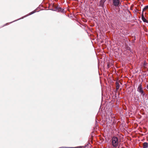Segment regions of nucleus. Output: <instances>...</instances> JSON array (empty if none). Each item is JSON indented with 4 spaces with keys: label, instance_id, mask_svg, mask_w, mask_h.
<instances>
[{
    "label": "nucleus",
    "instance_id": "obj_1",
    "mask_svg": "<svg viewBox=\"0 0 148 148\" xmlns=\"http://www.w3.org/2000/svg\"><path fill=\"white\" fill-rule=\"evenodd\" d=\"M111 141L112 145L114 148H119L120 144V140H119L118 138L115 136H113L111 140Z\"/></svg>",
    "mask_w": 148,
    "mask_h": 148
},
{
    "label": "nucleus",
    "instance_id": "obj_2",
    "mask_svg": "<svg viewBox=\"0 0 148 148\" xmlns=\"http://www.w3.org/2000/svg\"><path fill=\"white\" fill-rule=\"evenodd\" d=\"M121 4L119 0H112V5L114 6L118 7Z\"/></svg>",
    "mask_w": 148,
    "mask_h": 148
},
{
    "label": "nucleus",
    "instance_id": "obj_3",
    "mask_svg": "<svg viewBox=\"0 0 148 148\" xmlns=\"http://www.w3.org/2000/svg\"><path fill=\"white\" fill-rule=\"evenodd\" d=\"M137 91L139 92L143 96H144L145 95V93L143 90L142 85L141 84H140L139 85Z\"/></svg>",
    "mask_w": 148,
    "mask_h": 148
},
{
    "label": "nucleus",
    "instance_id": "obj_4",
    "mask_svg": "<svg viewBox=\"0 0 148 148\" xmlns=\"http://www.w3.org/2000/svg\"><path fill=\"white\" fill-rule=\"evenodd\" d=\"M54 10L57 12H63V10L60 7L58 6V5H54Z\"/></svg>",
    "mask_w": 148,
    "mask_h": 148
},
{
    "label": "nucleus",
    "instance_id": "obj_5",
    "mask_svg": "<svg viewBox=\"0 0 148 148\" xmlns=\"http://www.w3.org/2000/svg\"><path fill=\"white\" fill-rule=\"evenodd\" d=\"M106 0H101L99 2V6L103 7L105 2Z\"/></svg>",
    "mask_w": 148,
    "mask_h": 148
},
{
    "label": "nucleus",
    "instance_id": "obj_6",
    "mask_svg": "<svg viewBox=\"0 0 148 148\" xmlns=\"http://www.w3.org/2000/svg\"><path fill=\"white\" fill-rule=\"evenodd\" d=\"M141 18L144 22L147 23H148L147 21L145 18L144 16L143 12H142L141 14Z\"/></svg>",
    "mask_w": 148,
    "mask_h": 148
},
{
    "label": "nucleus",
    "instance_id": "obj_7",
    "mask_svg": "<svg viewBox=\"0 0 148 148\" xmlns=\"http://www.w3.org/2000/svg\"><path fill=\"white\" fill-rule=\"evenodd\" d=\"M116 91H117L119 88V83L116 82Z\"/></svg>",
    "mask_w": 148,
    "mask_h": 148
},
{
    "label": "nucleus",
    "instance_id": "obj_8",
    "mask_svg": "<svg viewBox=\"0 0 148 148\" xmlns=\"http://www.w3.org/2000/svg\"><path fill=\"white\" fill-rule=\"evenodd\" d=\"M143 148H147L148 147V143L147 142H145L143 144Z\"/></svg>",
    "mask_w": 148,
    "mask_h": 148
},
{
    "label": "nucleus",
    "instance_id": "obj_9",
    "mask_svg": "<svg viewBox=\"0 0 148 148\" xmlns=\"http://www.w3.org/2000/svg\"><path fill=\"white\" fill-rule=\"evenodd\" d=\"M148 9V5L146 6L145 8L143 9L142 12Z\"/></svg>",
    "mask_w": 148,
    "mask_h": 148
},
{
    "label": "nucleus",
    "instance_id": "obj_10",
    "mask_svg": "<svg viewBox=\"0 0 148 148\" xmlns=\"http://www.w3.org/2000/svg\"><path fill=\"white\" fill-rule=\"evenodd\" d=\"M35 12V11H34L32 12H30L29 14V15H31L32 14H34Z\"/></svg>",
    "mask_w": 148,
    "mask_h": 148
},
{
    "label": "nucleus",
    "instance_id": "obj_11",
    "mask_svg": "<svg viewBox=\"0 0 148 148\" xmlns=\"http://www.w3.org/2000/svg\"><path fill=\"white\" fill-rule=\"evenodd\" d=\"M147 88L148 89V85H147Z\"/></svg>",
    "mask_w": 148,
    "mask_h": 148
},
{
    "label": "nucleus",
    "instance_id": "obj_12",
    "mask_svg": "<svg viewBox=\"0 0 148 148\" xmlns=\"http://www.w3.org/2000/svg\"><path fill=\"white\" fill-rule=\"evenodd\" d=\"M75 148H78V147H75Z\"/></svg>",
    "mask_w": 148,
    "mask_h": 148
}]
</instances>
